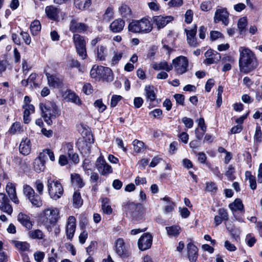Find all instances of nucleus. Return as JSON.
Masks as SVG:
<instances>
[{"instance_id":"obj_1","label":"nucleus","mask_w":262,"mask_h":262,"mask_svg":"<svg viewBox=\"0 0 262 262\" xmlns=\"http://www.w3.org/2000/svg\"><path fill=\"white\" fill-rule=\"evenodd\" d=\"M238 66L241 73L248 74L258 66L256 55L250 49L245 47L239 48Z\"/></svg>"},{"instance_id":"obj_2","label":"nucleus","mask_w":262,"mask_h":262,"mask_svg":"<svg viewBox=\"0 0 262 262\" xmlns=\"http://www.w3.org/2000/svg\"><path fill=\"white\" fill-rule=\"evenodd\" d=\"M41 116L48 125H51L57 117L60 115V111L53 102L46 101L39 104Z\"/></svg>"},{"instance_id":"obj_3","label":"nucleus","mask_w":262,"mask_h":262,"mask_svg":"<svg viewBox=\"0 0 262 262\" xmlns=\"http://www.w3.org/2000/svg\"><path fill=\"white\" fill-rule=\"evenodd\" d=\"M152 25L150 21L146 18H142L140 20H133L128 26L129 31L135 33L147 34L152 30Z\"/></svg>"},{"instance_id":"obj_4","label":"nucleus","mask_w":262,"mask_h":262,"mask_svg":"<svg viewBox=\"0 0 262 262\" xmlns=\"http://www.w3.org/2000/svg\"><path fill=\"white\" fill-rule=\"evenodd\" d=\"M47 187L49 194L53 200H57L63 194V188L61 184L50 177L48 178Z\"/></svg>"},{"instance_id":"obj_5","label":"nucleus","mask_w":262,"mask_h":262,"mask_svg":"<svg viewBox=\"0 0 262 262\" xmlns=\"http://www.w3.org/2000/svg\"><path fill=\"white\" fill-rule=\"evenodd\" d=\"M90 75L92 78L100 77L107 81L113 80L112 70L108 67L94 66L90 71Z\"/></svg>"},{"instance_id":"obj_6","label":"nucleus","mask_w":262,"mask_h":262,"mask_svg":"<svg viewBox=\"0 0 262 262\" xmlns=\"http://www.w3.org/2000/svg\"><path fill=\"white\" fill-rule=\"evenodd\" d=\"M59 210L56 208L50 207L45 209L42 214L43 222L47 224H55L58 220Z\"/></svg>"},{"instance_id":"obj_7","label":"nucleus","mask_w":262,"mask_h":262,"mask_svg":"<svg viewBox=\"0 0 262 262\" xmlns=\"http://www.w3.org/2000/svg\"><path fill=\"white\" fill-rule=\"evenodd\" d=\"M73 39L78 54L82 59H85L87 54L84 37L79 34H75L73 35Z\"/></svg>"},{"instance_id":"obj_8","label":"nucleus","mask_w":262,"mask_h":262,"mask_svg":"<svg viewBox=\"0 0 262 262\" xmlns=\"http://www.w3.org/2000/svg\"><path fill=\"white\" fill-rule=\"evenodd\" d=\"M172 64L176 72L179 74H182L188 70V60L185 56L177 57L172 60Z\"/></svg>"},{"instance_id":"obj_9","label":"nucleus","mask_w":262,"mask_h":262,"mask_svg":"<svg viewBox=\"0 0 262 262\" xmlns=\"http://www.w3.org/2000/svg\"><path fill=\"white\" fill-rule=\"evenodd\" d=\"M115 251L121 258H127L130 254L129 247L122 238H118L115 243Z\"/></svg>"},{"instance_id":"obj_10","label":"nucleus","mask_w":262,"mask_h":262,"mask_svg":"<svg viewBox=\"0 0 262 262\" xmlns=\"http://www.w3.org/2000/svg\"><path fill=\"white\" fill-rule=\"evenodd\" d=\"M95 165L98 171L102 176H107L113 172L111 166L106 163L102 156L97 159Z\"/></svg>"},{"instance_id":"obj_11","label":"nucleus","mask_w":262,"mask_h":262,"mask_svg":"<svg viewBox=\"0 0 262 262\" xmlns=\"http://www.w3.org/2000/svg\"><path fill=\"white\" fill-rule=\"evenodd\" d=\"M184 31L186 33L187 41L189 46L193 48L196 47L198 46L195 36L197 31L196 25H194L193 27L190 29H185Z\"/></svg>"},{"instance_id":"obj_12","label":"nucleus","mask_w":262,"mask_h":262,"mask_svg":"<svg viewBox=\"0 0 262 262\" xmlns=\"http://www.w3.org/2000/svg\"><path fill=\"white\" fill-rule=\"evenodd\" d=\"M76 219L74 216H70L68 218L66 227V233L68 239L72 241L76 231Z\"/></svg>"},{"instance_id":"obj_13","label":"nucleus","mask_w":262,"mask_h":262,"mask_svg":"<svg viewBox=\"0 0 262 262\" xmlns=\"http://www.w3.org/2000/svg\"><path fill=\"white\" fill-rule=\"evenodd\" d=\"M152 242V237L148 233L143 234L138 240V245L140 250L142 251L149 249Z\"/></svg>"},{"instance_id":"obj_14","label":"nucleus","mask_w":262,"mask_h":262,"mask_svg":"<svg viewBox=\"0 0 262 262\" xmlns=\"http://www.w3.org/2000/svg\"><path fill=\"white\" fill-rule=\"evenodd\" d=\"M0 210L9 215L11 214L13 208L10 204L9 200L4 193H0Z\"/></svg>"},{"instance_id":"obj_15","label":"nucleus","mask_w":262,"mask_h":262,"mask_svg":"<svg viewBox=\"0 0 262 262\" xmlns=\"http://www.w3.org/2000/svg\"><path fill=\"white\" fill-rule=\"evenodd\" d=\"M18 222L27 230H30L33 226V222L32 221L31 217L23 212H20L17 216Z\"/></svg>"},{"instance_id":"obj_16","label":"nucleus","mask_w":262,"mask_h":262,"mask_svg":"<svg viewBox=\"0 0 262 262\" xmlns=\"http://www.w3.org/2000/svg\"><path fill=\"white\" fill-rule=\"evenodd\" d=\"M172 20L173 17L171 16L159 15L152 17V21L157 26L158 29L163 28Z\"/></svg>"},{"instance_id":"obj_17","label":"nucleus","mask_w":262,"mask_h":262,"mask_svg":"<svg viewBox=\"0 0 262 262\" xmlns=\"http://www.w3.org/2000/svg\"><path fill=\"white\" fill-rule=\"evenodd\" d=\"M145 96L146 101L149 102V107H152L155 106L154 103L156 100V95L154 91V88L152 85H146L145 86Z\"/></svg>"},{"instance_id":"obj_18","label":"nucleus","mask_w":262,"mask_h":262,"mask_svg":"<svg viewBox=\"0 0 262 262\" xmlns=\"http://www.w3.org/2000/svg\"><path fill=\"white\" fill-rule=\"evenodd\" d=\"M88 28L85 24L78 23L74 19L71 20L69 27L70 30L73 33H82L86 31Z\"/></svg>"},{"instance_id":"obj_19","label":"nucleus","mask_w":262,"mask_h":262,"mask_svg":"<svg viewBox=\"0 0 262 262\" xmlns=\"http://www.w3.org/2000/svg\"><path fill=\"white\" fill-rule=\"evenodd\" d=\"M206 59L205 62L208 64H213L219 61L221 59V55L217 52L208 50L205 53Z\"/></svg>"},{"instance_id":"obj_20","label":"nucleus","mask_w":262,"mask_h":262,"mask_svg":"<svg viewBox=\"0 0 262 262\" xmlns=\"http://www.w3.org/2000/svg\"><path fill=\"white\" fill-rule=\"evenodd\" d=\"M6 191L11 200L15 204H18L19 201L17 196L16 187L14 184L8 183L6 187Z\"/></svg>"},{"instance_id":"obj_21","label":"nucleus","mask_w":262,"mask_h":262,"mask_svg":"<svg viewBox=\"0 0 262 262\" xmlns=\"http://www.w3.org/2000/svg\"><path fill=\"white\" fill-rule=\"evenodd\" d=\"M228 17V13L227 11L224 9H219L215 11L214 20L215 23H217L222 21L225 25H227L228 22L227 18Z\"/></svg>"},{"instance_id":"obj_22","label":"nucleus","mask_w":262,"mask_h":262,"mask_svg":"<svg viewBox=\"0 0 262 262\" xmlns=\"http://www.w3.org/2000/svg\"><path fill=\"white\" fill-rule=\"evenodd\" d=\"M31 149V145L30 140L27 138L23 139L19 146V152L21 154L27 156L30 154Z\"/></svg>"},{"instance_id":"obj_23","label":"nucleus","mask_w":262,"mask_h":262,"mask_svg":"<svg viewBox=\"0 0 262 262\" xmlns=\"http://www.w3.org/2000/svg\"><path fill=\"white\" fill-rule=\"evenodd\" d=\"M46 75L48 79V84L50 86L58 88L61 86L62 82V80L61 78L55 75L50 74L48 73H46Z\"/></svg>"},{"instance_id":"obj_24","label":"nucleus","mask_w":262,"mask_h":262,"mask_svg":"<svg viewBox=\"0 0 262 262\" xmlns=\"http://www.w3.org/2000/svg\"><path fill=\"white\" fill-rule=\"evenodd\" d=\"M125 22L120 18L114 20L110 25V30L114 33L122 31L124 27Z\"/></svg>"},{"instance_id":"obj_25","label":"nucleus","mask_w":262,"mask_h":262,"mask_svg":"<svg viewBox=\"0 0 262 262\" xmlns=\"http://www.w3.org/2000/svg\"><path fill=\"white\" fill-rule=\"evenodd\" d=\"M65 151L68 155L70 160H71L74 163L77 164L79 162V156L77 154L74 152L73 146L71 143H68L66 144L65 147Z\"/></svg>"},{"instance_id":"obj_26","label":"nucleus","mask_w":262,"mask_h":262,"mask_svg":"<svg viewBox=\"0 0 262 262\" xmlns=\"http://www.w3.org/2000/svg\"><path fill=\"white\" fill-rule=\"evenodd\" d=\"M188 255L190 262H195L198 258V249L192 244L189 243L187 245Z\"/></svg>"},{"instance_id":"obj_27","label":"nucleus","mask_w":262,"mask_h":262,"mask_svg":"<svg viewBox=\"0 0 262 262\" xmlns=\"http://www.w3.org/2000/svg\"><path fill=\"white\" fill-rule=\"evenodd\" d=\"M152 67L156 71L163 70L167 72H169L173 68L171 64H169L168 62L165 61H162L159 63L154 62L152 65Z\"/></svg>"},{"instance_id":"obj_28","label":"nucleus","mask_w":262,"mask_h":262,"mask_svg":"<svg viewBox=\"0 0 262 262\" xmlns=\"http://www.w3.org/2000/svg\"><path fill=\"white\" fill-rule=\"evenodd\" d=\"M45 12L48 17L51 19L56 20L58 17V10L52 6L46 7Z\"/></svg>"},{"instance_id":"obj_29","label":"nucleus","mask_w":262,"mask_h":262,"mask_svg":"<svg viewBox=\"0 0 262 262\" xmlns=\"http://www.w3.org/2000/svg\"><path fill=\"white\" fill-rule=\"evenodd\" d=\"M71 182L74 187L77 188H82L84 185V183L80 176L77 173H72L71 174Z\"/></svg>"},{"instance_id":"obj_30","label":"nucleus","mask_w":262,"mask_h":262,"mask_svg":"<svg viewBox=\"0 0 262 262\" xmlns=\"http://www.w3.org/2000/svg\"><path fill=\"white\" fill-rule=\"evenodd\" d=\"M101 209L103 212L106 214L110 215L113 212V209L111 206L110 200L107 198L101 199Z\"/></svg>"},{"instance_id":"obj_31","label":"nucleus","mask_w":262,"mask_h":262,"mask_svg":"<svg viewBox=\"0 0 262 262\" xmlns=\"http://www.w3.org/2000/svg\"><path fill=\"white\" fill-rule=\"evenodd\" d=\"M23 108L24 112V121L25 123H28L30 119L29 117L30 114L34 112V107L33 105H24Z\"/></svg>"},{"instance_id":"obj_32","label":"nucleus","mask_w":262,"mask_h":262,"mask_svg":"<svg viewBox=\"0 0 262 262\" xmlns=\"http://www.w3.org/2000/svg\"><path fill=\"white\" fill-rule=\"evenodd\" d=\"M91 0H74L75 7L79 10H83L89 8Z\"/></svg>"},{"instance_id":"obj_33","label":"nucleus","mask_w":262,"mask_h":262,"mask_svg":"<svg viewBox=\"0 0 262 262\" xmlns=\"http://www.w3.org/2000/svg\"><path fill=\"white\" fill-rule=\"evenodd\" d=\"M167 234L169 236H178L180 233L181 228L179 226L173 225L165 228Z\"/></svg>"},{"instance_id":"obj_34","label":"nucleus","mask_w":262,"mask_h":262,"mask_svg":"<svg viewBox=\"0 0 262 262\" xmlns=\"http://www.w3.org/2000/svg\"><path fill=\"white\" fill-rule=\"evenodd\" d=\"M30 29L32 35H37L41 30V24L40 21L38 20H34L31 23Z\"/></svg>"},{"instance_id":"obj_35","label":"nucleus","mask_w":262,"mask_h":262,"mask_svg":"<svg viewBox=\"0 0 262 262\" xmlns=\"http://www.w3.org/2000/svg\"><path fill=\"white\" fill-rule=\"evenodd\" d=\"M229 207L233 211H241L244 209V205L240 199H236L233 203L229 205Z\"/></svg>"},{"instance_id":"obj_36","label":"nucleus","mask_w":262,"mask_h":262,"mask_svg":"<svg viewBox=\"0 0 262 262\" xmlns=\"http://www.w3.org/2000/svg\"><path fill=\"white\" fill-rule=\"evenodd\" d=\"M28 236L32 239H42L44 237V234L41 230L35 229L30 230L28 232Z\"/></svg>"},{"instance_id":"obj_37","label":"nucleus","mask_w":262,"mask_h":262,"mask_svg":"<svg viewBox=\"0 0 262 262\" xmlns=\"http://www.w3.org/2000/svg\"><path fill=\"white\" fill-rule=\"evenodd\" d=\"M31 204L36 207H39L42 205V200L39 194L34 193L30 198L28 199Z\"/></svg>"},{"instance_id":"obj_38","label":"nucleus","mask_w":262,"mask_h":262,"mask_svg":"<svg viewBox=\"0 0 262 262\" xmlns=\"http://www.w3.org/2000/svg\"><path fill=\"white\" fill-rule=\"evenodd\" d=\"M33 166L34 170L38 173L43 171L45 169V162L37 158L34 160Z\"/></svg>"},{"instance_id":"obj_39","label":"nucleus","mask_w":262,"mask_h":262,"mask_svg":"<svg viewBox=\"0 0 262 262\" xmlns=\"http://www.w3.org/2000/svg\"><path fill=\"white\" fill-rule=\"evenodd\" d=\"M12 243L15 247L21 251H28L30 247V245L26 242L14 241Z\"/></svg>"},{"instance_id":"obj_40","label":"nucleus","mask_w":262,"mask_h":262,"mask_svg":"<svg viewBox=\"0 0 262 262\" xmlns=\"http://www.w3.org/2000/svg\"><path fill=\"white\" fill-rule=\"evenodd\" d=\"M97 57L100 60H104L107 55L106 47L100 46L98 47L97 51Z\"/></svg>"},{"instance_id":"obj_41","label":"nucleus","mask_w":262,"mask_h":262,"mask_svg":"<svg viewBox=\"0 0 262 262\" xmlns=\"http://www.w3.org/2000/svg\"><path fill=\"white\" fill-rule=\"evenodd\" d=\"M134 150L136 152H141L145 149L144 143L141 141L135 140L133 142Z\"/></svg>"},{"instance_id":"obj_42","label":"nucleus","mask_w":262,"mask_h":262,"mask_svg":"<svg viewBox=\"0 0 262 262\" xmlns=\"http://www.w3.org/2000/svg\"><path fill=\"white\" fill-rule=\"evenodd\" d=\"M73 200L75 208H79L82 205L83 201L81 199L80 192L75 191L73 196Z\"/></svg>"},{"instance_id":"obj_43","label":"nucleus","mask_w":262,"mask_h":262,"mask_svg":"<svg viewBox=\"0 0 262 262\" xmlns=\"http://www.w3.org/2000/svg\"><path fill=\"white\" fill-rule=\"evenodd\" d=\"M245 177L247 179L249 180L250 188L253 190L255 189L257 185L255 177L248 171L245 172Z\"/></svg>"},{"instance_id":"obj_44","label":"nucleus","mask_w":262,"mask_h":262,"mask_svg":"<svg viewBox=\"0 0 262 262\" xmlns=\"http://www.w3.org/2000/svg\"><path fill=\"white\" fill-rule=\"evenodd\" d=\"M23 191L24 194L26 196L27 199L30 198L34 193V190L29 185L25 184L23 186Z\"/></svg>"},{"instance_id":"obj_45","label":"nucleus","mask_w":262,"mask_h":262,"mask_svg":"<svg viewBox=\"0 0 262 262\" xmlns=\"http://www.w3.org/2000/svg\"><path fill=\"white\" fill-rule=\"evenodd\" d=\"M119 11L122 17L127 18L131 15V10L126 5H123L119 8Z\"/></svg>"},{"instance_id":"obj_46","label":"nucleus","mask_w":262,"mask_h":262,"mask_svg":"<svg viewBox=\"0 0 262 262\" xmlns=\"http://www.w3.org/2000/svg\"><path fill=\"white\" fill-rule=\"evenodd\" d=\"M67 98L69 101H70L76 104H80L81 103V101L79 98V97L74 92H69Z\"/></svg>"},{"instance_id":"obj_47","label":"nucleus","mask_w":262,"mask_h":262,"mask_svg":"<svg viewBox=\"0 0 262 262\" xmlns=\"http://www.w3.org/2000/svg\"><path fill=\"white\" fill-rule=\"evenodd\" d=\"M247 25V20L246 17L241 18L238 21L237 26L240 33L245 30V29Z\"/></svg>"},{"instance_id":"obj_48","label":"nucleus","mask_w":262,"mask_h":262,"mask_svg":"<svg viewBox=\"0 0 262 262\" xmlns=\"http://www.w3.org/2000/svg\"><path fill=\"white\" fill-rule=\"evenodd\" d=\"M114 17V12L113 8L108 7L105 10L104 14H103V19L107 21H110Z\"/></svg>"},{"instance_id":"obj_49","label":"nucleus","mask_w":262,"mask_h":262,"mask_svg":"<svg viewBox=\"0 0 262 262\" xmlns=\"http://www.w3.org/2000/svg\"><path fill=\"white\" fill-rule=\"evenodd\" d=\"M262 133L260 127L258 125L256 126L255 132L254 136V139L255 142L260 143L261 142Z\"/></svg>"},{"instance_id":"obj_50","label":"nucleus","mask_w":262,"mask_h":262,"mask_svg":"<svg viewBox=\"0 0 262 262\" xmlns=\"http://www.w3.org/2000/svg\"><path fill=\"white\" fill-rule=\"evenodd\" d=\"M235 172V168L232 165H228L227 170L225 173V175L229 179L233 180L235 177L233 174Z\"/></svg>"},{"instance_id":"obj_51","label":"nucleus","mask_w":262,"mask_h":262,"mask_svg":"<svg viewBox=\"0 0 262 262\" xmlns=\"http://www.w3.org/2000/svg\"><path fill=\"white\" fill-rule=\"evenodd\" d=\"M94 105L96 107L98 108V111L100 113L103 112L106 108V106L103 104L101 99L97 100L94 102Z\"/></svg>"},{"instance_id":"obj_52","label":"nucleus","mask_w":262,"mask_h":262,"mask_svg":"<svg viewBox=\"0 0 262 262\" xmlns=\"http://www.w3.org/2000/svg\"><path fill=\"white\" fill-rule=\"evenodd\" d=\"M122 98V96L120 95H114L112 96L111 103H110V106L112 107H115L118 102L121 100Z\"/></svg>"},{"instance_id":"obj_53","label":"nucleus","mask_w":262,"mask_h":262,"mask_svg":"<svg viewBox=\"0 0 262 262\" xmlns=\"http://www.w3.org/2000/svg\"><path fill=\"white\" fill-rule=\"evenodd\" d=\"M20 35L21 36L23 40L26 45H29L31 43V38L28 32L21 31Z\"/></svg>"},{"instance_id":"obj_54","label":"nucleus","mask_w":262,"mask_h":262,"mask_svg":"<svg viewBox=\"0 0 262 262\" xmlns=\"http://www.w3.org/2000/svg\"><path fill=\"white\" fill-rule=\"evenodd\" d=\"M182 121L185 124V127L188 128H191L193 125V121L190 118L184 117L182 119Z\"/></svg>"},{"instance_id":"obj_55","label":"nucleus","mask_w":262,"mask_h":262,"mask_svg":"<svg viewBox=\"0 0 262 262\" xmlns=\"http://www.w3.org/2000/svg\"><path fill=\"white\" fill-rule=\"evenodd\" d=\"M245 240L248 245L250 247H252L256 242L255 238L251 234H247Z\"/></svg>"},{"instance_id":"obj_56","label":"nucleus","mask_w":262,"mask_h":262,"mask_svg":"<svg viewBox=\"0 0 262 262\" xmlns=\"http://www.w3.org/2000/svg\"><path fill=\"white\" fill-rule=\"evenodd\" d=\"M35 187L39 195H42L43 190V184L40 180H37L35 182Z\"/></svg>"},{"instance_id":"obj_57","label":"nucleus","mask_w":262,"mask_h":262,"mask_svg":"<svg viewBox=\"0 0 262 262\" xmlns=\"http://www.w3.org/2000/svg\"><path fill=\"white\" fill-rule=\"evenodd\" d=\"M183 3V0H170L168 5L169 7H178L181 6Z\"/></svg>"},{"instance_id":"obj_58","label":"nucleus","mask_w":262,"mask_h":262,"mask_svg":"<svg viewBox=\"0 0 262 262\" xmlns=\"http://www.w3.org/2000/svg\"><path fill=\"white\" fill-rule=\"evenodd\" d=\"M193 18V12L191 10H188L185 14V21L187 24L191 23Z\"/></svg>"},{"instance_id":"obj_59","label":"nucleus","mask_w":262,"mask_h":262,"mask_svg":"<svg viewBox=\"0 0 262 262\" xmlns=\"http://www.w3.org/2000/svg\"><path fill=\"white\" fill-rule=\"evenodd\" d=\"M218 214L223 220L227 221L228 220V213L227 210L224 208H220L218 210Z\"/></svg>"},{"instance_id":"obj_60","label":"nucleus","mask_w":262,"mask_h":262,"mask_svg":"<svg viewBox=\"0 0 262 262\" xmlns=\"http://www.w3.org/2000/svg\"><path fill=\"white\" fill-rule=\"evenodd\" d=\"M8 65L7 60L0 59V77L2 76L3 73L6 70Z\"/></svg>"},{"instance_id":"obj_61","label":"nucleus","mask_w":262,"mask_h":262,"mask_svg":"<svg viewBox=\"0 0 262 262\" xmlns=\"http://www.w3.org/2000/svg\"><path fill=\"white\" fill-rule=\"evenodd\" d=\"M21 129V124L19 122H15L14 123L11 128H10V132L12 134H15L17 132H19Z\"/></svg>"},{"instance_id":"obj_62","label":"nucleus","mask_w":262,"mask_h":262,"mask_svg":"<svg viewBox=\"0 0 262 262\" xmlns=\"http://www.w3.org/2000/svg\"><path fill=\"white\" fill-rule=\"evenodd\" d=\"M198 123V126L200 127L201 130L204 132L206 131L207 127L205 123V121L203 118H200L196 120Z\"/></svg>"},{"instance_id":"obj_63","label":"nucleus","mask_w":262,"mask_h":262,"mask_svg":"<svg viewBox=\"0 0 262 262\" xmlns=\"http://www.w3.org/2000/svg\"><path fill=\"white\" fill-rule=\"evenodd\" d=\"M143 103V100L141 97H135L134 99V105L135 108H140Z\"/></svg>"},{"instance_id":"obj_64","label":"nucleus","mask_w":262,"mask_h":262,"mask_svg":"<svg viewBox=\"0 0 262 262\" xmlns=\"http://www.w3.org/2000/svg\"><path fill=\"white\" fill-rule=\"evenodd\" d=\"M225 248L229 251H234L236 250V248L234 245L228 241H226L224 244Z\"/></svg>"}]
</instances>
